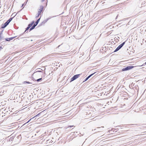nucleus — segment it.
<instances>
[{"instance_id": "f257e3e1", "label": "nucleus", "mask_w": 146, "mask_h": 146, "mask_svg": "<svg viewBox=\"0 0 146 146\" xmlns=\"http://www.w3.org/2000/svg\"><path fill=\"white\" fill-rule=\"evenodd\" d=\"M123 5H124L122 3H119V4L114 5L112 7V8H113V9H117L118 8H120L122 7V6Z\"/></svg>"}, {"instance_id": "f03ea898", "label": "nucleus", "mask_w": 146, "mask_h": 146, "mask_svg": "<svg viewBox=\"0 0 146 146\" xmlns=\"http://www.w3.org/2000/svg\"><path fill=\"white\" fill-rule=\"evenodd\" d=\"M134 66H127V67L125 68H123L122 69V70L123 71H126L127 70H130L133 68H134Z\"/></svg>"}, {"instance_id": "7ed1b4c3", "label": "nucleus", "mask_w": 146, "mask_h": 146, "mask_svg": "<svg viewBox=\"0 0 146 146\" xmlns=\"http://www.w3.org/2000/svg\"><path fill=\"white\" fill-rule=\"evenodd\" d=\"M125 42H124L123 43H122L121 44H120L115 50L114 51V52H116L119 50L123 46V45L124 44Z\"/></svg>"}, {"instance_id": "20e7f679", "label": "nucleus", "mask_w": 146, "mask_h": 146, "mask_svg": "<svg viewBox=\"0 0 146 146\" xmlns=\"http://www.w3.org/2000/svg\"><path fill=\"white\" fill-rule=\"evenodd\" d=\"M80 74H77L74 75L71 79V82H72L79 77Z\"/></svg>"}, {"instance_id": "39448f33", "label": "nucleus", "mask_w": 146, "mask_h": 146, "mask_svg": "<svg viewBox=\"0 0 146 146\" xmlns=\"http://www.w3.org/2000/svg\"><path fill=\"white\" fill-rule=\"evenodd\" d=\"M34 23V21H33L32 23H31L30 24H29L28 25V27L26 28V30L25 31V32L26 31L28 30L32 26V25H33Z\"/></svg>"}, {"instance_id": "423d86ee", "label": "nucleus", "mask_w": 146, "mask_h": 146, "mask_svg": "<svg viewBox=\"0 0 146 146\" xmlns=\"http://www.w3.org/2000/svg\"><path fill=\"white\" fill-rule=\"evenodd\" d=\"M42 10H39L38 11V16H36V17H38L41 14L42 12Z\"/></svg>"}, {"instance_id": "0eeeda50", "label": "nucleus", "mask_w": 146, "mask_h": 146, "mask_svg": "<svg viewBox=\"0 0 146 146\" xmlns=\"http://www.w3.org/2000/svg\"><path fill=\"white\" fill-rule=\"evenodd\" d=\"M8 25L7 23H6V22L4 24L2 25L1 28H5V27H6V26Z\"/></svg>"}, {"instance_id": "6e6552de", "label": "nucleus", "mask_w": 146, "mask_h": 146, "mask_svg": "<svg viewBox=\"0 0 146 146\" xmlns=\"http://www.w3.org/2000/svg\"><path fill=\"white\" fill-rule=\"evenodd\" d=\"M93 73L91 75H89V76H88L87 78H86L85 79V81H84V82H85L87 80H88V78H90L91 76H92L93 74H94V73Z\"/></svg>"}, {"instance_id": "1a4fd4ad", "label": "nucleus", "mask_w": 146, "mask_h": 146, "mask_svg": "<svg viewBox=\"0 0 146 146\" xmlns=\"http://www.w3.org/2000/svg\"><path fill=\"white\" fill-rule=\"evenodd\" d=\"M36 25V24H35L30 29V30L31 31L33 29H34L36 25Z\"/></svg>"}, {"instance_id": "9d476101", "label": "nucleus", "mask_w": 146, "mask_h": 146, "mask_svg": "<svg viewBox=\"0 0 146 146\" xmlns=\"http://www.w3.org/2000/svg\"><path fill=\"white\" fill-rule=\"evenodd\" d=\"M36 25V24H35L30 29V30L31 31L33 29H34L36 25Z\"/></svg>"}, {"instance_id": "9b49d317", "label": "nucleus", "mask_w": 146, "mask_h": 146, "mask_svg": "<svg viewBox=\"0 0 146 146\" xmlns=\"http://www.w3.org/2000/svg\"><path fill=\"white\" fill-rule=\"evenodd\" d=\"M40 18H39L37 20V21H36V25H37V24L38 23V22L40 20Z\"/></svg>"}, {"instance_id": "f8f14e48", "label": "nucleus", "mask_w": 146, "mask_h": 146, "mask_svg": "<svg viewBox=\"0 0 146 146\" xmlns=\"http://www.w3.org/2000/svg\"><path fill=\"white\" fill-rule=\"evenodd\" d=\"M42 79V78H39V79H37L36 81H37V82H39V81H40Z\"/></svg>"}, {"instance_id": "ddd939ff", "label": "nucleus", "mask_w": 146, "mask_h": 146, "mask_svg": "<svg viewBox=\"0 0 146 146\" xmlns=\"http://www.w3.org/2000/svg\"><path fill=\"white\" fill-rule=\"evenodd\" d=\"M27 3V2H26V3L25 2L23 4L21 7H23V6L24 5H25Z\"/></svg>"}, {"instance_id": "4468645a", "label": "nucleus", "mask_w": 146, "mask_h": 146, "mask_svg": "<svg viewBox=\"0 0 146 146\" xmlns=\"http://www.w3.org/2000/svg\"><path fill=\"white\" fill-rule=\"evenodd\" d=\"M44 6L42 5H40V9H44Z\"/></svg>"}, {"instance_id": "2eb2a0df", "label": "nucleus", "mask_w": 146, "mask_h": 146, "mask_svg": "<svg viewBox=\"0 0 146 146\" xmlns=\"http://www.w3.org/2000/svg\"><path fill=\"white\" fill-rule=\"evenodd\" d=\"M13 38V37L11 38H9V40H7V41H9V40H12Z\"/></svg>"}, {"instance_id": "dca6fc26", "label": "nucleus", "mask_w": 146, "mask_h": 146, "mask_svg": "<svg viewBox=\"0 0 146 146\" xmlns=\"http://www.w3.org/2000/svg\"><path fill=\"white\" fill-rule=\"evenodd\" d=\"M10 21H9V20H8L6 22V23L7 24H9V23H10Z\"/></svg>"}, {"instance_id": "f3484780", "label": "nucleus", "mask_w": 146, "mask_h": 146, "mask_svg": "<svg viewBox=\"0 0 146 146\" xmlns=\"http://www.w3.org/2000/svg\"><path fill=\"white\" fill-rule=\"evenodd\" d=\"M10 21H9V20H8L6 22V23L7 24H9V23H10Z\"/></svg>"}, {"instance_id": "a211bd4d", "label": "nucleus", "mask_w": 146, "mask_h": 146, "mask_svg": "<svg viewBox=\"0 0 146 146\" xmlns=\"http://www.w3.org/2000/svg\"><path fill=\"white\" fill-rule=\"evenodd\" d=\"M12 18H10L9 19V20L10 22L12 20Z\"/></svg>"}, {"instance_id": "6ab92c4d", "label": "nucleus", "mask_w": 146, "mask_h": 146, "mask_svg": "<svg viewBox=\"0 0 146 146\" xmlns=\"http://www.w3.org/2000/svg\"><path fill=\"white\" fill-rule=\"evenodd\" d=\"M74 127L73 125H71V126H69L68 127Z\"/></svg>"}, {"instance_id": "aec40b11", "label": "nucleus", "mask_w": 146, "mask_h": 146, "mask_svg": "<svg viewBox=\"0 0 146 146\" xmlns=\"http://www.w3.org/2000/svg\"><path fill=\"white\" fill-rule=\"evenodd\" d=\"M26 82V83H27L28 84H31V83L30 82Z\"/></svg>"}, {"instance_id": "412c9836", "label": "nucleus", "mask_w": 146, "mask_h": 146, "mask_svg": "<svg viewBox=\"0 0 146 146\" xmlns=\"http://www.w3.org/2000/svg\"><path fill=\"white\" fill-rule=\"evenodd\" d=\"M44 0H41L42 2H43V1H44Z\"/></svg>"}, {"instance_id": "4be33fe9", "label": "nucleus", "mask_w": 146, "mask_h": 146, "mask_svg": "<svg viewBox=\"0 0 146 146\" xmlns=\"http://www.w3.org/2000/svg\"><path fill=\"white\" fill-rule=\"evenodd\" d=\"M38 72H41V71H38Z\"/></svg>"}, {"instance_id": "5701e85b", "label": "nucleus", "mask_w": 146, "mask_h": 146, "mask_svg": "<svg viewBox=\"0 0 146 146\" xmlns=\"http://www.w3.org/2000/svg\"><path fill=\"white\" fill-rule=\"evenodd\" d=\"M102 127V128H104V127H103V126H102V127Z\"/></svg>"}, {"instance_id": "b1692460", "label": "nucleus", "mask_w": 146, "mask_h": 146, "mask_svg": "<svg viewBox=\"0 0 146 146\" xmlns=\"http://www.w3.org/2000/svg\"><path fill=\"white\" fill-rule=\"evenodd\" d=\"M24 8V7L23 8L21 9H23Z\"/></svg>"}, {"instance_id": "393cba45", "label": "nucleus", "mask_w": 146, "mask_h": 146, "mask_svg": "<svg viewBox=\"0 0 146 146\" xmlns=\"http://www.w3.org/2000/svg\"><path fill=\"white\" fill-rule=\"evenodd\" d=\"M145 64H146V62H145Z\"/></svg>"}]
</instances>
